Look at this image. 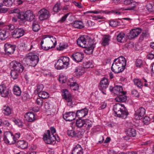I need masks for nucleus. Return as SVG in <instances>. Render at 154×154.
I'll use <instances>...</instances> for the list:
<instances>
[{"instance_id": "nucleus-1", "label": "nucleus", "mask_w": 154, "mask_h": 154, "mask_svg": "<svg viewBox=\"0 0 154 154\" xmlns=\"http://www.w3.org/2000/svg\"><path fill=\"white\" fill-rule=\"evenodd\" d=\"M77 42L79 46L86 48L85 51V53L90 54L93 53L94 45L92 39H86L84 36H82L78 38Z\"/></svg>"}, {"instance_id": "nucleus-2", "label": "nucleus", "mask_w": 154, "mask_h": 154, "mask_svg": "<svg viewBox=\"0 0 154 154\" xmlns=\"http://www.w3.org/2000/svg\"><path fill=\"white\" fill-rule=\"evenodd\" d=\"M126 61L124 57L121 56L115 59L111 67L112 71L116 73L123 71L126 65Z\"/></svg>"}, {"instance_id": "nucleus-3", "label": "nucleus", "mask_w": 154, "mask_h": 154, "mask_svg": "<svg viewBox=\"0 0 154 154\" xmlns=\"http://www.w3.org/2000/svg\"><path fill=\"white\" fill-rule=\"evenodd\" d=\"M113 110L115 116L123 119H126L128 114V111L123 104H115L114 106Z\"/></svg>"}, {"instance_id": "nucleus-4", "label": "nucleus", "mask_w": 154, "mask_h": 154, "mask_svg": "<svg viewBox=\"0 0 154 154\" xmlns=\"http://www.w3.org/2000/svg\"><path fill=\"white\" fill-rule=\"evenodd\" d=\"M54 136V134H51L50 131L48 130L46 133L44 134L43 136V140L45 143L48 144H54L56 143V140L59 141L60 140L57 136Z\"/></svg>"}, {"instance_id": "nucleus-5", "label": "nucleus", "mask_w": 154, "mask_h": 154, "mask_svg": "<svg viewBox=\"0 0 154 154\" xmlns=\"http://www.w3.org/2000/svg\"><path fill=\"white\" fill-rule=\"evenodd\" d=\"M69 57H61L57 60V63L55 65V67L56 69L59 70L66 68L69 64Z\"/></svg>"}, {"instance_id": "nucleus-6", "label": "nucleus", "mask_w": 154, "mask_h": 154, "mask_svg": "<svg viewBox=\"0 0 154 154\" xmlns=\"http://www.w3.org/2000/svg\"><path fill=\"white\" fill-rule=\"evenodd\" d=\"M26 59L29 61L30 65L33 67L38 63L39 59L38 56L34 53H29L26 55Z\"/></svg>"}, {"instance_id": "nucleus-7", "label": "nucleus", "mask_w": 154, "mask_h": 154, "mask_svg": "<svg viewBox=\"0 0 154 154\" xmlns=\"http://www.w3.org/2000/svg\"><path fill=\"white\" fill-rule=\"evenodd\" d=\"M13 135L9 131H6L4 133L3 140L6 143L10 144L15 143V141L13 139Z\"/></svg>"}, {"instance_id": "nucleus-8", "label": "nucleus", "mask_w": 154, "mask_h": 154, "mask_svg": "<svg viewBox=\"0 0 154 154\" xmlns=\"http://www.w3.org/2000/svg\"><path fill=\"white\" fill-rule=\"evenodd\" d=\"M11 93V90L4 84L0 85V94L2 97H8Z\"/></svg>"}, {"instance_id": "nucleus-9", "label": "nucleus", "mask_w": 154, "mask_h": 154, "mask_svg": "<svg viewBox=\"0 0 154 154\" xmlns=\"http://www.w3.org/2000/svg\"><path fill=\"white\" fill-rule=\"evenodd\" d=\"M146 112L145 109L141 107L137 109L134 115V118L137 120H140L143 118Z\"/></svg>"}, {"instance_id": "nucleus-10", "label": "nucleus", "mask_w": 154, "mask_h": 154, "mask_svg": "<svg viewBox=\"0 0 154 154\" xmlns=\"http://www.w3.org/2000/svg\"><path fill=\"white\" fill-rule=\"evenodd\" d=\"M11 65L12 66L13 69L17 72H21L24 70L23 66L19 62L14 61L11 62Z\"/></svg>"}, {"instance_id": "nucleus-11", "label": "nucleus", "mask_w": 154, "mask_h": 154, "mask_svg": "<svg viewBox=\"0 0 154 154\" xmlns=\"http://www.w3.org/2000/svg\"><path fill=\"white\" fill-rule=\"evenodd\" d=\"M38 14L39 19L41 21L47 19L50 16L49 12L45 8L42 9L39 11Z\"/></svg>"}, {"instance_id": "nucleus-12", "label": "nucleus", "mask_w": 154, "mask_h": 154, "mask_svg": "<svg viewBox=\"0 0 154 154\" xmlns=\"http://www.w3.org/2000/svg\"><path fill=\"white\" fill-rule=\"evenodd\" d=\"M109 90L111 92H113L114 94L117 95L125 92L123 91L122 86L118 85H116L114 88L110 86Z\"/></svg>"}, {"instance_id": "nucleus-13", "label": "nucleus", "mask_w": 154, "mask_h": 154, "mask_svg": "<svg viewBox=\"0 0 154 154\" xmlns=\"http://www.w3.org/2000/svg\"><path fill=\"white\" fill-rule=\"evenodd\" d=\"M15 46L13 45L7 43L5 44L4 50L7 54H13L15 50Z\"/></svg>"}, {"instance_id": "nucleus-14", "label": "nucleus", "mask_w": 154, "mask_h": 154, "mask_svg": "<svg viewBox=\"0 0 154 154\" xmlns=\"http://www.w3.org/2000/svg\"><path fill=\"white\" fill-rule=\"evenodd\" d=\"M52 39H50V38H48V41L49 45H52L51 46H47L46 47L45 46H42V48L45 50L47 51L52 48L55 47L57 45V41L55 38H53V36H51Z\"/></svg>"}, {"instance_id": "nucleus-15", "label": "nucleus", "mask_w": 154, "mask_h": 154, "mask_svg": "<svg viewBox=\"0 0 154 154\" xmlns=\"http://www.w3.org/2000/svg\"><path fill=\"white\" fill-rule=\"evenodd\" d=\"M63 117L66 121H72L76 118L75 113L74 112H66L63 115Z\"/></svg>"}, {"instance_id": "nucleus-16", "label": "nucleus", "mask_w": 154, "mask_h": 154, "mask_svg": "<svg viewBox=\"0 0 154 154\" xmlns=\"http://www.w3.org/2000/svg\"><path fill=\"white\" fill-rule=\"evenodd\" d=\"M84 58V54L81 52H77L72 55V58L77 62H81Z\"/></svg>"}, {"instance_id": "nucleus-17", "label": "nucleus", "mask_w": 154, "mask_h": 154, "mask_svg": "<svg viewBox=\"0 0 154 154\" xmlns=\"http://www.w3.org/2000/svg\"><path fill=\"white\" fill-rule=\"evenodd\" d=\"M88 112V109L86 108L78 110L75 113L76 117H77L80 119L82 118L87 115Z\"/></svg>"}, {"instance_id": "nucleus-18", "label": "nucleus", "mask_w": 154, "mask_h": 154, "mask_svg": "<svg viewBox=\"0 0 154 154\" xmlns=\"http://www.w3.org/2000/svg\"><path fill=\"white\" fill-rule=\"evenodd\" d=\"M24 31L21 28L16 29L12 33L13 36L15 38H19L24 34Z\"/></svg>"}, {"instance_id": "nucleus-19", "label": "nucleus", "mask_w": 154, "mask_h": 154, "mask_svg": "<svg viewBox=\"0 0 154 154\" xmlns=\"http://www.w3.org/2000/svg\"><path fill=\"white\" fill-rule=\"evenodd\" d=\"M62 96L63 98L65 99L68 103H70V104L69 105H71L72 103V98L71 95L69 93V92L66 89L63 90L62 93Z\"/></svg>"}, {"instance_id": "nucleus-20", "label": "nucleus", "mask_w": 154, "mask_h": 154, "mask_svg": "<svg viewBox=\"0 0 154 154\" xmlns=\"http://www.w3.org/2000/svg\"><path fill=\"white\" fill-rule=\"evenodd\" d=\"M141 32V29L140 28L132 29L130 32L129 38H133L137 36Z\"/></svg>"}, {"instance_id": "nucleus-21", "label": "nucleus", "mask_w": 154, "mask_h": 154, "mask_svg": "<svg viewBox=\"0 0 154 154\" xmlns=\"http://www.w3.org/2000/svg\"><path fill=\"white\" fill-rule=\"evenodd\" d=\"M83 149L81 146L78 144L72 150V154H83Z\"/></svg>"}, {"instance_id": "nucleus-22", "label": "nucleus", "mask_w": 154, "mask_h": 154, "mask_svg": "<svg viewBox=\"0 0 154 154\" xmlns=\"http://www.w3.org/2000/svg\"><path fill=\"white\" fill-rule=\"evenodd\" d=\"M126 92L123 93L122 94H119L116 98L115 100L118 102H124L126 101L127 97L126 95Z\"/></svg>"}, {"instance_id": "nucleus-23", "label": "nucleus", "mask_w": 154, "mask_h": 154, "mask_svg": "<svg viewBox=\"0 0 154 154\" xmlns=\"http://www.w3.org/2000/svg\"><path fill=\"white\" fill-rule=\"evenodd\" d=\"M16 146L19 148L25 149L28 147L27 142L23 140H20L17 141L16 143Z\"/></svg>"}, {"instance_id": "nucleus-24", "label": "nucleus", "mask_w": 154, "mask_h": 154, "mask_svg": "<svg viewBox=\"0 0 154 154\" xmlns=\"http://www.w3.org/2000/svg\"><path fill=\"white\" fill-rule=\"evenodd\" d=\"M25 117L28 122H32L35 120L34 114L31 112L26 113Z\"/></svg>"}, {"instance_id": "nucleus-25", "label": "nucleus", "mask_w": 154, "mask_h": 154, "mask_svg": "<svg viewBox=\"0 0 154 154\" xmlns=\"http://www.w3.org/2000/svg\"><path fill=\"white\" fill-rule=\"evenodd\" d=\"M108 79L106 78H103L100 82V89L104 90L107 88L108 85Z\"/></svg>"}, {"instance_id": "nucleus-26", "label": "nucleus", "mask_w": 154, "mask_h": 154, "mask_svg": "<svg viewBox=\"0 0 154 154\" xmlns=\"http://www.w3.org/2000/svg\"><path fill=\"white\" fill-rule=\"evenodd\" d=\"M75 72L77 76L82 75L85 72V68L82 66H78L75 68Z\"/></svg>"}, {"instance_id": "nucleus-27", "label": "nucleus", "mask_w": 154, "mask_h": 154, "mask_svg": "<svg viewBox=\"0 0 154 154\" xmlns=\"http://www.w3.org/2000/svg\"><path fill=\"white\" fill-rule=\"evenodd\" d=\"M117 40L120 42L122 43L125 42V34L122 32L119 33L117 36Z\"/></svg>"}, {"instance_id": "nucleus-28", "label": "nucleus", "mask_w": 154, "mask_h": 154, "mask_svg": "<svg viewBox=\"0 0 154 154\" xmlns=\"http://www.w3.org/2000/svg\"><path fill=\"white\" fill-rule=\"evenodd\" d=\"M71 24L75 28L81 29L84 27L82 22L81 21H75Z\"/></svg>"}, {"instance_id": "nucleus-29", "label": "nucleus", "mask_w": 154, "mask_h": 154, "mask_svg": "<svg viewBox=\"0 0 154 154\" xmlns=\"http://www.w3.org/2000/svg\"><path fill=\"white\" fill-rule=\"evenodd\" d=\"M127 134L129 137H135L137 134V132L134 129L129 128L127 130Z\"/></svg>"}, {"instance_id": "nucleus-30", "label": "nucleus", "mask_w": 154, "mask_h": 154, "mask_svg": "<svg viewBox=\"0 0 154 154\" xmlns=\"http://www.w3.org/2000/svg\"><path fill=\"white\" fill-rule=\"evenodd\" d=\"M8 32L5 30L1 31L0 32V39L2 41H4L6 39L8 36Z\"/></svg>"}, {"instance_id": "nucleus-31", "label": "nucleus", "mask_w": 154, "mask_h": 154, "mask_svg": "<svg viewBox=\"0 0 154 154\" xmlns=\"http://www.w3.org/2000/svg\"><path fill=\"white\" fill-rule=\"evenodd\" d=\"M110 39V38L109 35L104 36L102 38V45L104 46L108 45Z\"/></svg>"}, {"instance_id": "nucleus-32", "label": "nucleus", "mask_w": 154, "mask_h": 154, "mask_svg": "<svg viewBox=\"0 0 154 154\" xmlns=\"http://www.w3.org/2000/svg\"><path fill=\"white\" fill-rule=\"evenodd\" d=\"M13 91L14 94L17 96H19L21 94V91L20 88L17 86H14Z\"/></svg>"}, {"instance_id": "nucleus-33", "label": "nucleus", "mask_w": 154, "mask_h": 154, "mask_svg": "<svg viewBox=\"0 0 154 154\" xmlns=\"http://www.w3.org/2000/svg\"><path fill=\"white\" fill-rule=\"evenodd\" d=\"M40 29V26L38 22L34 21L32 25V29L33 31L35 32H38Z\"/></svg>"}, {"instance_id": "nucleus-34", "label": "nucleus", "mask_w": 154, "mask_h": 154, "mask_svg": "<svg viewBox=\"0 0 154 154\" xmlns=\"http://www.w3.org/2000/svg\"><path fill=\"white\" fill-rule=\"evenodd\" d=\"M84 124L83 127L87 129L90 128L92 125V122L91 120L89 119L84 120Z\"/></svg>"}, {"instance_id": "nucleus-35", "label": "nucleus", "mask_w": 154, "mask_h": 154, "mask_svg": "<svg viewBox=\"0 0 154 154\" xmlns=\"http://www.w3.org/2000/svg\"><path fill=\"white\" fill-rule=\"evenodd\" d=\"M133 81L134 84L140 88H142L143 86V83L140 79H134L133 80Z\"/></svg>"}, {"instance_id": "nucleus-36", "label": "nucleus", "mask_w": 154, "mask_h": 154, "mask_svg": "<svg viewBox=\"0 0 154 154\" xmlns=\"http://www.w3.org/2000/svg\"><path fill=\"white\" fill-rule=\"evenodd\" d=\"M14 1V0H3L2 3L5 6L9 7L12 5Z\"/></svg>"}, {"instance_id": "nucleus-37", "label": "nucleus", "mask_w": 154, "mask_h": 154, "mask_svg": "<svg viewBox=\"0 0 154 154\" xmlns=\"http://www.w3.org/2000/svg\"><path fill=\"white\" fill-rule=\"evenodd\" d=\"M39 97L43 99H46L48 97L49 94L46 92L42 91L38 94Z\"/></svg>"}, {"instance_id": "nucleus-38", "label": "nucleus", "mask_w": 154, "mask_h": 154, "mask_svg": "<svg viewBox=\"0 0 154 154\" xmlns=\"http://www.w3.org/2000/svg\"><path fill=\"white\" fill-rule=\"evenodd\" d=\"M44 88V86L42 84H40L37 85L36 87V88L35 91V94H38L40 92L42 91L43 88Z\"/></svg>"}, {"instance_id": "nucleus-39", "label": "nucleus", "mask_w": 154, "mask_h": 154, "mask_svg": "<svg viewBox=\"0 0 154 154\" xmlns=\"http://www.w3.org/2000/svg\"><path fill=\"white\" fill-rule=\"evenodd\" d=\"M70 85L71 89L74 91L77 90L79 89V86L76 82H71Z\"/></svg>"}, {"instance_id": "nucleus-40", "label": "nucleus", "mask_w": 154, "mask_h": 154, "mask_svg": "<svg viewBox=\"0 0 154 154\" xmlns=\"http://www.w3.org/2000/svg\"><path fill=\"white\" fill-rule=\"evenodd\" d=\"M84 123V120L79 119L76 120V125L77 127L81 128L83 127Z\"/></svg>"}, {"instance_id": "nucleus-41", "label": "nucleus", "mask_w": 154, "mask_h": 154, "mask_svg": "<svg viewBox=\"0 0 154 154\" xmlns=\"http://www.w3.org/2000/svg\"><path fill=\"white\" fill-rule=\"evenodd\" d=\"M25 15V13L22 11H20L16 16L19 19L21 20H26V16Z\"/></svg>"}, {"instance_id": "nucleus-42", "label": "nucleus", "mask_w": 154, "mask_h": 154, "mask_svg": "<svg viewBox=\"0 0 154 154\" xmlns=\"http://www.w3.org/2000/svg\"><path fill=\"white\" fill-rule=\"evenodd\" d=\"M12 69L11 72V76L12 78L14 79H16L18 77V72Z\"/></svg>"}, {"instance_id": "nucleus-43", "label": "nucleus", "mask_w": 154, "mask_h": 154, "mask_svg": "<svg viewBox=\"0 0 154 154\" xmlns=\"http://www.w3.org/2000/svg\"><path fill=\"white\" fill-rule=\"evenodd\" d=\"M60 4L58 3L55 4L53 8L54 11L57 12L59 10H60L61 8L60 7Z\"/></svg>"}, {"instance_id": "nucleus-44", "label": "nucleus", "mask_w": 154, "mask_h": 154, "mask_svg": "<svg viewBox=\"0 0 154 154\" xmlns=\"http://www.w3.org/2000/svg\"><path fill=\"white\" fill-rule=\"evenodd\" d=\"M3 4L0 3V13H5L8 11V8H2V7L4 6Z\"/></svg>"}, {"instance_id": "nucleus-45", "label": "nucleus", "mask_w": 154, "mask_h": 154, "mask_svg": "<svg viewBox=\"0 0 154 154\" xmlns=\"http://www.w3.org/2000/svg\"><path fill=\"white\" fill-rule=\"evenodd\" d=\"M3 110L4 111V113L6 115H9L11 113V110L9 107H4Z\"/></svg>"}, {"instance_id": "nucleus-46", "label": "nucleus", "mask_w": 154, "mask_h": 154, "mask_svg": "<svg viewBox=\"0 0 154 154\" xmlns=\"http://www.w3.org/2000/svg\"><path fill=\"white\" fill-rule=\"evenodd\" d=\"M68 45L67 44H61L60 45L59 48H57L58 50L62 51L64 49L68 47Z\"/></svg>"}, {"instance_id": "nucleus-47", "label": "nucleus", "mask_w": 154, "mask_h": 154, "mask_svg": "<svg viewBox=\"0 0 154 154\" xmlns=\"http://www.w3.org/2000/svg\"><path fill=\"white\" fill-rule=\"evenodd\" d=\"M150 121V119L149 117L147 116H145L142 120L144 124L146 125L148 124Z\"/></svg>"}, {"instance_id": "nucleus-48", "label": "nucleus", "mask_w": 154, "mask_h": 154, "mask_svg": "<svg viewBox=\"0 0 154 154\" xmlns=\"http://www.w3.org/2000/svg\"><path fill=\"white\" fill-rule=\"evenodd\" d=\"M67 135L72 137H74L76 136V134L75 131L73 130H69L67 131Z\"/></svg>"}, {"instance_id": "nucleus-49", "label": "nucleus", "mask_w": 154, "mask_h": 154, "mask_svg": "<svg viewBox=\"0 0 154 154\" xmlns=\"http://www.w3.org/2000/svg\"><path fill=\"white\" fill-rule=\"evenodd\" d=\"M15 124L20 127H22L23 126V123L19 119H15L13 120Z\"/></svg>"}, {"instance_id": "nucleus-50", "label": "nucleus", "mask_w": 154, "mask_h": 154, "mask_svg": "<svg viewBox=\"0 0 154 154\" xmlns=\"http://www.w3.org/2000/svg\"><path fill=\"white\" fill-rule=\"evenodd\" d=\"M32 12L30 10H28L25 13L26 20H27L31 15H32Z\"/></svg>"}, {"instance_id": "nucleus-51", "label": "nucleus", "mask_w": 154, "mask_h": 154, "mask_svg": "<svg viewBox=\"0 0 154 154\" xmlns=\"http://www.w3.org/2000/svg\"><path fill=\"white\" fill-rule=\"evenodd\" d=\"M43 99L41 97L38 98L37 99L36 103L38 106L40 107L43 104Z\"/></svg>"}, {"instance_id": "nucleus-52", "label": "nucleus", "mask_w": 154, "mask_h": 154, "mask_svg": "<svg viewBox=\"0 0 154 154\" xmlns=\"http://www.w3.org/2000/svg\"><path fill=\"white\" fill-rule=\"evenodd\" d=\"M143 61L141 59H137L135 62V65L137 67H140L142 65Z\"/></svg>"}, {"instance_id": "nucleus-53", "label": "nucleus", "mask_w": 154, "mask_h": 154, "mask_svg": "<svg viewBox=\"0 0 154 154\" xmlns=\"http://www.w3.org/2000/svg\"><path fill=\"white\" fill-rule=\"evenodd\" d=\"M36 47V45L34 43L32 42L27 47V50L28 51H30L32 49H35Z\"/></svg>"}, {"instance_id": "nucleus-54", "label": "nucleus", "mask_w": 154, "mask_h": 154, "mask_svg": "<svg viewBox=\"0 0 154 154\" xmlns=\"http://www.w3.org/2000/svg\"><path fill=\"white\" fill-rule=\"evenodd\" d=\"M85 68H92L93 67V65L91 62L90 61H88L86 62L84 65Z\"/></svg>"}, {"instance_id": "nucleus-55", "label": "nucleus", "mask_w": 154, "mask_h": 154, "mask_svg": "<svg viewBox=\"0 0 154 154\" xmlns=\"http://www.w3.org/2000/svg\"><path fill=\"white\" fill-rule=\"evenodd\" d=\"M110 26L112 27H116L118 25V23L117 21L114 20H112L109 23Z\"/></svg>"}, {"instance_id": "nucleus-56", "label": "nucleus", "mask_w": 154, "mask_h": 154, "mask_svg": "<svg viewBox=\"0 0 154 154\" xmlns=\"http://www.w3.org/2000/svg\"><path fill=\"white\" fill-rule=\"evenodd\" d=\"M147 10L149 11L152 12L154 10V8L152 5L150 4H149L146 5Z\"/></svg>"}, {"instance_id": "nucleus-57", "label": "nucleus", "mask_w": 154, "mask_h": 154, "mask_svg": "<svg viewBox=\"0 0 154 154\" xmlns=\"http://www.w3.org/2000/svg\"><path fill=\"white\" fill-rule=\"evenodd\" d=\"M20 134L19 133H16L15 135H13V139L15 141V143L16 142L17 140L20 137Z\"/></svg>"}, {"instance_id": "nucleus-58", "label": "nucleus", "mask_w": 154, "mask_h": 154, "mask_svg": "<svg viewBox=\"0 0 154 154\" xmlns=\"http://www.w3.org/2000/svg\"><path fill=\"white\" fill-rule=\"evenodd\" d=\"M131 94L133 96L138 97L139 96V93L137 90L135 89H133L131 91Z\"/></svg>"}, {"instance_id": "nucleus-59", "label": "nucleus", "mask_w": 154, "mask_h": 154, "mask_svg": "<svg viewBox=\"0 0 154 154\" xmlns=\"http://www.w3.org/2000/svg\"><path fill=\"white\" fill-rule=\"evenodd\" d=\"M124 4L125 5H129L134 3L133 0H123Z\"/></svg>"}, {"instance_id": "nucleus-60", "label": "nucleus", "mask_w": 154, "mask_h": 154, "mask_svg": "<svg viewBox=\"0 0 154 154\" xmlns=\"http://www.w3.org/2000/svg\"><path fill=\"white\" fill-rule=\"evenodd\" d=\"M69 13H68L65 14L64 16H63L61 18L60 21L62 22H64L66 20V18L69 16Z\"/></svg>"}, {"instance_id": "nucleus-61", "label": "nucleus", "mask_w": 154, "mask_h": 154, "mask_svg": "<svg viewBox=\"0 0 154 154\" xmlns=\"http://www.w3.org/2000/svg\"><path fill=\"white\" fill-rule=\"evenodd\" d=\"M100 105L99 109H103L106 106L107 104L105 102H103L100 104Z\"/></svg>"}, {"instance_id": "nucleus-62", "label": "nucleus", "mask_w": 154, "mask_h": 154, "mask_svg": "<svg viewBox=\"0 0 154 154\" xmlns=\"http://www.w3.org/2000/svg\"><path fill=\"white\" fill-rule=\"evenodd\" d=\"M88 14H100V10L99 11H88L86 12Z\"/></svg>"}, {"instance_id": "nucleus-63", "label": "nucleus", "mask_w": 154, "mask_h": 154, "mask_svg": "<svg viewBox=\"0 0 154 154\" xmlns=\"http://www.w3.org/2000/svg\"><path fill=\"white\" fill-rule=\"evenodd\" d=\"M147 59L152 60L154 58V54L153 53H149L147 56Z\"/></svg>"}, {"instance_id": "nucleus-64", "label": "nucleus", "mask_w": 154, "mask_h": 154, "mask_svg": "<svg viewBox=\"0 0 154 154\" xmlns=\"http://www.w3.org/2000/svg\"><path fill=\"white\" fill-rule=\"evenodd\" d=\"M59 80L60 82L62 83H63L66 82V77H60L59 78Z\"/></svg>"}]
</instances>
